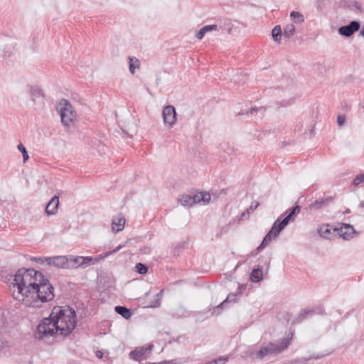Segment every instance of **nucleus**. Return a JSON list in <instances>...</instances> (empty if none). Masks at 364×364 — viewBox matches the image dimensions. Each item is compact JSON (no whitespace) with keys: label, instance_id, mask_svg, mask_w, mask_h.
<instances>
[{"label":"nucleus","instance_id":"f257e3e1","mask_svg":"<svg viewBox=\"0 0 364 364\" xmlns=\"http://www.w3.org/2000/svg\"><path fill=\"white\" fill-rule=\"evenodd\" d=\"M77 316L74 309L68 306H55L47 318L41 321L35 332V338L42 340L54 334L68 336L75 328Z\"/></svg>","mask_w":364,"mask_h":364},{"label":"nucleus","instance_id":"f03ea898","mask_svg":"<svg viewBox=\"0 0 364 364\" xmlns=\"http://www.w3.org/2000/svg\"><path fill=\"white\" fill-rule=\"evenodd\" d=\"M43 281V274L34 269H19L14 274V287H16L21 296L29 297L38 282Z\"/></svg>","mask_w":364,"mask_h":364},{"label":"nucleus","instance_id":"7ed1b4c3","mask_svg":"<svg viewBox=\"0 0 364 364\" xmlns=\"http://www.w3.org/2000/svg\"><path fill=\"white\" fill-rule=\"evenodd\" d=\"M290 344L289 338H284L279 342H269L263 344L259 350H252L248 352V356L252 359L262 360L269 355H275L282 353Z\"/></svg>","mask_w":364,"mask_h":364},{"label":"nucleus","instance_id":"20e7f679","mask_svg":"<svg viewBox=\"0 0 364 364\" xmlns=\"http://www.w3.org/2000/svg\"><path fill=\"white\" fill-rule=\"evenodd\" d=\"M301 207L298 205L288 209L284 214L280 215L274 223L270 233L277 237L282 230L290 223L294 222L296 215L300 212Z\"/></svg>","mask_w":364,"mask_h":364},{"label":"nucleus","instance_id":"39448f33","mask_svg":"<svg viewBox=\"0 0 364 364\" xmlns=\"http://www.w3.org/2000/svg\"><path fill=\"white\" fill-rule=\"evenodd\" d=\"M33 293L30 296L36 298L41 302H48L53 299L54 289L49 280L43 275V281L38 282L37 287L32 290Z\"/></svg>","mask_w":364,"mask_h":364},{"label":"nucleus","instance_id":"423d86ee","mask_svg":"<svg viewBox=\"0 0 364 364\" xmlns=\"http://www.w3.org/2000/svg\"><path fill=\"white\" fill-rule=\"evenodd\" d=\"M58 109L60 115L62 124L66 128H70L73 125L77 117L76 112L73 107L68 100L62 99L58 105Z\"/></svg>","mask_w":364,"mask_h":364},{"label":"nucleus","instance_id":"0eeeda50","mask_svg":"<svg viewBox=\"0 0 364 364\" xmlns=\"http://www.w3.org/2000/svg\"><path fill=\"white\" fill-rule=\"evenodd\" d=\"M162 115L166 126L172 127L176 123V112L173 106H166L163 109Z\"/></svg>","mask_w":364,"mask_h":364},{"label":"nucleus","instance_id":"6e6552de","mask_svg":"<svg viewBox=\"0 0 364 364\" xmlns=\"http://www.w3.org/2000/svg\"><path fill=\"white\" fill-rule=\"evenodd\" d=\"M337 235H339L343 239L348 240L351 239L353 235L355 234V230L351 225L346 223H338L336 227Z\"/></svg>","mask_w":364,"mask_h":364},{"label":"nucleus","instance_id":"1a4fd4ad","mask_svg":"<svg viewBox=\"0 0 364 364\" xmlns=\"http://www.w3.org/2000/svg\"><path fill=\"white\" fill-rule=\"evenodd\" d=\"M360 27V23L358 21H352L349 24L339 27L338 32L341 36L350 37Z\"/></svg>","mask_w":364,"mask_h":364},{"label":"nucleus","instance_id":"9d476101","mask_svg":"<svg viewBox=\"0 0 364 364\" xmlns=\"http://www.w3.org/2000/svg\"><path fill=\"white\" fill-rule=\"evenodd\" d=\"M153 347V344H149L146 347L142 346L136 348L134 350H132L129 353V358L134 360L141 362L144 359L146 358V353L147 352H150L152 350Z\"/></svg>","mask_w":364,"mask_h":364},{"label":"nucleus","instance_id":"9b49d317","mask_svg":"<svg viewBox=\"0 0 364 364\" xmlns=\"http://www.w3.org/2000/svg\"><path fill=\"white\" fill-rule=\"evenodd\" d=\"M68 255L48 257V265L58 268L68 269Z\"/></svg>","mask_w":364,"mask_h":364},{"label":"nucleus","instance_id":"f8f14e48","mask_svg":"<svg viewBox=\"0 0 364 364\" xmlns=\"http://www.w3.org/2000/svg\"><path fill=\"white\" fill-rule=\"evenodd\" d=\"M337 226H331L328 224L322 225L318 229L321 237L325 239H331L333 235H337Z\"/></svg>","mask_w":364,"mask_h":364},{"label":"nucleus","instance_id":"ddd939ff","mask_svg":"<svg viewBox=\"0 0 364 364\" xmlns=\"http://www.w3.org/2000/svg\"><path fill=\"white\" fill-rule=\"evenodd\" d=\"M333 198H334L332 196H328L317 199L314 202L311 203L309 205V208L310 210H321L331 203Z\"/></svg>","mask_w":364,"mask_h":364},{"label":"nucleus","instance_id":"4468645a","mask_svg":"<svg viewBox=\"0 0 364 364\" xmlns=\"http://www.w3.org/2000/svg\"><path fill=\"white\" fill-rule=\"evenodd\" d=\"M59 205V198L54 196L46 206V213L48 215H55Z\"/></svg>","mask_w":364,"mask_h":364},{"label":"nucleus","instance_id":"2eb2a0df","mask_svg":"<svg viewBox=\"0 0 364 364\" xmlns=\"http://www.w3.org/2000/svg\"><path fill=\"white\" fill-rule=\"evenodd\" d=\"M237 300V294H229L227 296V298L220 303L218 306H217L214 309V313H216L217 314H220L221 311L224 309L226 304L228 302H236Z\"/></svg>","mask_w":364,"mask_h":364},{"label":"nucleus","instance_id":"dca6fc26","mask_svg":"<svg viewBox=\"0 0 364 364\" xmlns=\"http://www.w3.org/2000/svg\"><path fill=\"white\" fill-rule=\"evenodd\" d=\"M193 205L203 202L208 203L210 200V195L207 192H198L192 196Z\"/></svg>","mask_w":364,"mask_h":364},{"label":"nucleus","instance_id":"f3484780","mask_svg":"<svg viewBox=\"0 0 364 364\" xmlns=\"http://www.w3.org/2000/svg\"><path fill=\"white\" fill-rule=\"evenodd\" d=\"M125 223V218L119 215L116 218H114L112 223V228L113 231L119 232L124 229Z\"/></svg>","mask_w":364,"mask_h":364},{"label":"nucleus","instance_id":"a211bd4d","mask_svg":"<svg viewBox=\"0 0 364 364\" xmlns=\"http://www.w3.org/2000/svg\"><path fill=\"white\" fill-rule=\"evenodd\" d=\"M82 256L68 255V269H76L82 267Z\"/></svg>","mask_w":364,"mask_h":364},{"label":"nucleus","instance_id":"6ab92c4d","mask_svg":"<svg viewBox=\"0 0 364 364\" xmlns=\"http://www.w3.org/2000/svg\"><path fill=\"white\" fill-rule=\"evenodd\" d=\"M250 279L253 282H259L262 279V267L258 265L250 273Z\"/></svg>","mask_w":364,"mask_h":364},{"label":"nucleus","instance_id":"aec40b11","mask_svg":"<svg viewBox=\"0 0 364 364\" xmlns=\"http://www.w3.org/2000/svg\"><path fill=\"white\" fill-rule=\"evenodd\" d=\"M218 30V25L213 24V25H207L203 27H202L196 33V37L201 40L206 33L211 31H216Z\"/></svg>","mask_w":364,"mask_h":364},{"label":"nucleus","instance_id":"412c9836","mask_svg":"<svg viewBox=\"0 0 364 364\" xmlns=\"http://www.w3.org/2000/svg\"><path fill=\"white\" fill-rule=\"evenodd\" d=\"M114 310L118 314L121 315L125 319L129 318L132 315L131 309L123 306H115Z\"/></svg>","mask_w":364,"mask_h":364},{"label":"nucleus","instance_id":"4be33fe9","mask_svg":"<svg viewBox=\"0 0 364 364\" xmlns=\"http://www.w3.org/2000/svg\"><path fill=\"white\" fill-rule=\"evenodd\" d=\"M129 68L132 74H134L135 69L139 68L140 66V62L138 58L133 56H129Z\"/></svg>","mask_w":364,"mask_h":364},{"label":"nucleus","instance_id":"5701e85b","mask_svg":"<svg viewBox=\"0 0 364 364\" xmlns=\"http://www.w3.org/2000/svg\"><path fill=\"white\" fill-rule=\"evenodd\" d=\"M283 33L282 31V28L280 26H276L272 31V36L274 41L278 43H280L282 36Z\"/></svg>","mask_w":364,"mask_h":364},{"label":"nucleus","instance_id":"b1692460","mask_svg":"<svg viewBox=\"0 0 364 364\" xmlns=\"http://www.w3.org/2000/svg\"><path fill=\"white\" fill-rule=\"evenodd\" d=\"M314 314V311L311 309H303L299 315L296 318V322L300 323L304 319L307 318L309 316H312Z\"/></svg>","mask_w":364,"mask_h":364},{"label":"nucleus","instance_id":"393cba45","mask_svg":"<svg viewBox=\"0 0 364 364\" xmlns=\"http://www.w3.org/2000/svg\"><path fill=\"white\" fill-rule=\"evenodd\" d=\"M344 6L349 8L351 11H361L360 5L354 0H348L344 1Z\"/></svg>","mask_w":364,"mask_h":364},{"label":"nucleus","instance_id":"a878e982","mask_svg":"<svg viewBox=\"0 0 364 364\" xmlns=\"http://www.w3.org/2000/svg\"><path fill=\"white\" fill-rule=\"evenodd\" d=\"M272 235V233H270V231H269L267 233V235L263 238L261 244L257 248V251L258 252H261L271 242Z\"/></svg>","mask_w":364,"mask_h":364},{"label":"nucleus","instance_id":"bb28decb","mask_svg":"<svg viewBox=\"0 0 364 364\" xmlns=\"http://www.w3.org/2000/svg\"><path fill=\"white\" fill-rule=\"evenodd\" d=\"M295 33V26L293 23H289L284 28L283 36L287 38L291 37Z\"/></svg>","mask_w":364,"mask_h":364},{"label":"nucleus","instance_id":"cd10ccee","mask_svg":"<svg viewBox=\"0 0 364 364\" xmlns=\"http://www.w3.org/2000/svg\"><path fill=\"white\" fill-rule=\"evenodd\" d=\"M179 202L183 206H192L193 205V201L192 196L191 195H182L179 198Z\"/></svg>","mask_w":364,"mask_h":364},{"label":"nucleus","instance_id":"c85d7f7f","mask_svg":"<svg viewBox=\"0 0 364 364\" xmlns=\"http://www.w3.org/2000/svg\"><path fill=\"white\" fill-rule=\"evenodd\" d=\"M290 17L295 23H301L304 21V16L298 11H291L290 13Z\"/></svg>","mask_w":364,"mask_h":364},{"label":"nucleus","instance_id":"c756f323","mask_svg":"<svg viewBox=\"0 0 364 364\" xmlns=\"http://www.w3.org/2000/svg\"><path fill=\"white\" fill-rule=\"evenodd\" d=\"M30 93L33 100L39 97L40 96L43 97V93L42 90L38 86L31 87L30 89Z\"/></svg>","mask_w":364,"mask_h":364},{"label":"nucleus","instance_id":"7c9ffc66","mask_svg":"<svg viewBox=\"0 0 364 364\" xmlns=\"http://www.w3.org/2000/svg\"><path fill=\"white\" fill-rule=\"evenodd\" d=\"M124 247H125V244H121V245H118L115 249L100 255V257L101 258H106V257H109V255L119 252Z\"/></svg>","mask_w":364,"mask_h":364},{"label":"nucleus","instance_id":"2f4dec72","mask_svg":"<svg viewBox=\"0 0 364 364\" xmlns=\"http://www.w3.org/2000/svg\"><path fill=\"white\" fill-rule=\"evenodd\" d=\"M135 268L136 272L140 274H144L148 272V266L143 263H137Z\"/></svg>","mask_w":364,"mask_h":364},{"label":"nucleus","instance_id":"473e14b6","mask_svg":"<svg viewBox=\"0 0 364 364\" xmlns=\"http://www.w3.org/2000/svg\"><path fill=\"white\" fill-rule=\"evenodd\" d=\"M323 357V355H319V354H317V355H313L311 356H309L308 358H300L299 360H296V362H298V363H302V364H304L306 363L307 361L311 360V359H319V358H321Z\"/></svg>","mask_w":364,"mask_h":364},{"label":"nucleus","instance_id":"72a5a7b5","mask_svg":"<svg viewBox=\"0 0 364 364\" xmlns=\"http://www.w3.org/2000/svg\"><path fill=\"white\" fill-rule=\"evenodd\" d=\"M18 149L23 154V162H26L28 159V158H29L26 147L21 143H20L18 145Z\"/></svg>","mask_w":364,"mask_h":364},{"label":"nucleus","instance_id":"f704fd0d","mask_svg":"<svg viewBox=\"0 0 364 364\" xmlns=\"http://www.w3.org/2000/svg\"><path fill=\"white\" fill-rule=\"evenodd\" d=\"M262 109V107H260L259 109L258 108H255V107H251L250 110H246V109H242L240 112H238V114L239 115H242V114H255L256 113H257V112L259 110H260Z\"/></svg>","mask_w":364,"mask_h":364},{"label":"nucleus","instance_id":"c9c22d12","mask_svg":"<svg viewBox=\"0 0 364 364\" xmlns=\"http://www.w3.org/2000/svg\"><path fill=\"white\" fill-rule=\"evenodd\" d=\"M364 182V173L358 175L353 181L354 186H358L360 183Z\"/></svg>","mask_w":364,"mask_h":364},{"label":"nucleus","instance_id":"e433bc0d","mask_svg":"<svg viewBox=\"0 0 364 364\" xmlns=\"http://www.w3.org/2000/svg\"><path fill=\"white\" fill-rule=\"evenodd\" d=\"M48 257H33L30 259L31 261H34L36 262L41 263V264H43L46 262L48 265Z\"/></svg>","mask_w":364,"mask_h":364},{"label":"nucleus","instance_id":"4c0bfd02","mask_svg":"<svg viewBox=\"0 0 364 364\" xmlns=\"http://www.w3.org/2000/svg\"><path fill=\"white\" fill-rule=\"evenodd\" d=\"M163 291H164V290L162 289L159 293L156 294V299L154 304H153L151 305L152 307H157L160 305V301H161V299L162 296Z\"/></svg>","mask_w":364,"mask_h":364},{"label":"nucleus","instance_id":"58836bf2","mask_svg":"<svg viewBox=\"0 0 364 364\" xmlns=\"http://www.w3.org/2000/svg\"><path fill=\"white\" fill-rule=\"evenodd\" d=\"M259 203L257 202V201L252 202L251 203L250 208L246 209V212L247 213V215L250 213V212H252L255 210H256L257 208V207L259 206Z\"/></svg>","mask_w":364,"mask_h":364},{"label":"nucleus","instance_id":"ea45409f","mask_svg":"<svg viewBox=\"0 0 364 364\" xmlns=\"http://www.w3.org/2000/svg\"><path fill=\"white\" fill-rule=\"evenodd\" d=\"M92 261V257H82V267H85L86 265L90 264Z\"/></svg>","mask_w":364,"mask_h":364},{"label":"nucleus","instance_id":"a19ab883","mask_svg":"<svg viewBox=\"0 0 364 364\" xmlns=\"http://www.w3.org/2000/svg\"><path fill=\"white\" fill-rule=\"evenodd\" d=\"M229 358L228 357H220L218 359H215L214 360V361L216 362L215 364H225L226 362L228 360Z\"/></svg>","mask_w":364,"mask_h":364},{"label":"nucleus","instance_id":"79ce46f5","mask_svg":"<svg viewBox=\"0 0 364 364\" xmlns=\"http://www.w3.org/2000/svg\"><path fill=\"white\" fill-rule=\"evenodd\" d=\"M345 121H346L345 116H342V115L338 116V117H337V123H338V124L339 126L343 125L344 123H345Z\"/></svg>","mask_w":364,"mask_h":364},{"label":"nucleus","instance_id":"37998d69","mask_svg":"<svg viewBox=\"0 0 364 364\" xmlns=\"http://www.w3.org/2000/svg\"><path fill=\"white\" fill-rule=\"evenodd\" d=\"M227 154L229 155V156H231L232 154V153L234 152V149L232 147H230L229 146H227Z\"/></svg>","mask_w":364,"mask_h":364},{"label":"nucleus","instance_id":"c03bdc74","mask_svg":"<svg viewBox=\"0 0 364 364\" xmlns=\"http://www.w3.org/2000/svg\"><path fill=\"white\" fill-rule=\"evenodd\" d=\"M96 356H97V358H102V356H103V353H102V351H100V350H97V351L96 352Z\"/></svg>","mask_w":364,"mask_h":364},{"label":"nucleus","instance_id":"a18cd8bd","mask_svg":"<svg viewBox=\"0 0 364 364\" xmlns=\"http://www.w3.org/2000/svg\"><path fill=\"white\" fill-rule=\"evenodd\" d=\"M228 231V228L227 227H223L221 228V230H220V235L223 233V232H227Z\"/></svg>","mask_w":364,"mask_h":364},{"label":"nucleus","instance_id":"49530a36","mask_svg":"<svg viewBox=\"0 0 364 364\" xmlns=\"http://www.w3.org/2000/svg\"><path fill=\"white\" fill-rule=\"evenodd\" d=\"M359 206H360V208H364V200H361V201L360 202Z\"/></svg>","mask_w":364,"mask_h":364},{"label":"nucleus","instance_id":"de8ad7c7","mask_svg":"<svg viewBox=\"0 0 364 364\" xmlns=\"http://www.w3.org/2000/svg\"><path fill=\"white\" fill-rule=\"evenodd\" d=\"M247 215L246 210L241 214V218H245Z\"/></svg>","mask_w":364,"mask_h":364},{"label":"nucleus","instance_id":"09e8293b","mask_svg":"<svg viewBox=\"0 0 364 364\" xmlns=\"http://www.w3.org/2000/svg\"><path fill=\"white\" fill-rule=\"evenodd\" d=\"M360 34L364 37V26L362 28Z\"/></svg>","mask_w":364,"mask_h":364},{"label":"nucleus","instance_id":"8fccbe9b","mask_svg":"<svg viewBox=\"0 0 364 364\" xmlns=\"http://www.w3.org/2000/svg\"><path fill=\"white\" fill-rule=\"evenodd\" d=\"M242 288H244V289H245V287H243L242 285H240V286L238 287V289H239V291H240L242 290Z\"/></svg>","mask_w":364,"mask_h":364},{"label":"nucleus","instance_id":"3c124183","mask_svg":"<svg viewBox=\"0 0 364 364\" xmlns=\"http://www.w3.org/2000/svg\"><path fill=\"white\" fill-rule=\"evenodd\" d=\"M349 213H350V209H346V211L344 212V214H347Z\"/></svg>","mask_w":364,"mask_h":364},{"label":"nucleus","instance_id":"603ef678","mask_svg":"<svg viewBox=\"0 0 364 364\" xmlns=\"http://www.w3.org/2000/svg\"><path fill=\"white\" fill-rule=\"evenodd\" d=\"M314 127H313V128H311V130H310V134H312L314 133Z\"/></svg>","mask_w":364,"mask_h":364},{"label":"nucleus","instance_id":"864d4df0","mask_svg":"<svg viewBox=\"0 0 364 364\" xmlns=\"http://www.w3.org/2000/svg\"><path fill=\"white\" fill-rule=\"evenodd\" d=\"M231 32V28H229L228 29V33H230Z\"/></svg>","mask_w":364,"mask_h":364}]
</instances>
